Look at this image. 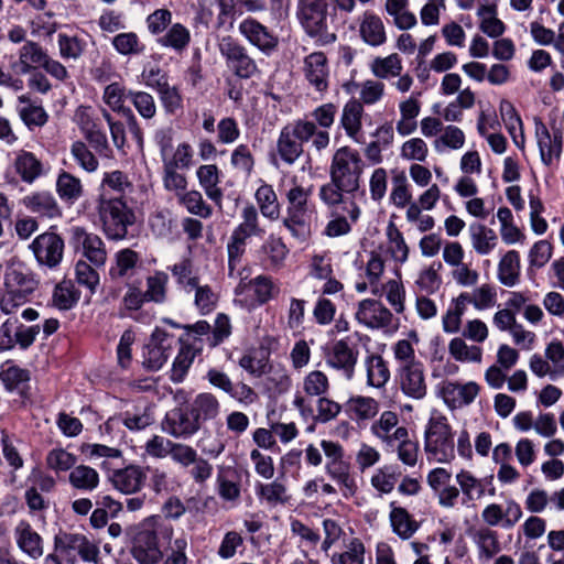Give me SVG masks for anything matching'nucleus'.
I'll use <instances>...</instances> for the list:
<instances>
[{
  "instance_id": "nucleus-58",
  "label": "nucleus",
  "mask_w": 564,
  "mask_h": 564,
  "mask_svg": "<svg viewBox=\"0 0 564 564\" xmlns=\"http://www.w3.org/2000/svg\"><path fill=\"white\" fill-rule=\"evenodd\" d=\"M169 276L163 271H156L147 278V290L144 293L148 302L162 304L166 300V286Z\"/></svg>"
},
{
  "instance_id": "nucleus-49",
  "label": "nucleus",
  "mask_w": 564,
  "mask_h": 564,
  "mask_svg": "<svg viewBox=\"0 0 564 564\" xmlns=\"http://www.w3.org/2000/svg\"><path fill=\"white\" fill-rule=\"evenodd\" d=\"M249 285L259 305L269 303L280 294L279 284L270 275L259 274L250 280Z\"/></svg>"
},
{
  "instance_id": "nucleus-45",
  "label": "nucleus",
  "mask_w": 564,
  "mask_h": 564,
  "mask_svg": "<svg viewBox=\"0 0 564 564\" xmlns=\"http://www.w3.org/2000/svg\"><path fill=\"white\" fill-rule=\"evenodd\" d=\"M471 245L478 254H489L496 247L498 237L496 232L482 224L474 223L469 226Z\"/></svg>"
},
{
  "instance_id": "nucleus-32",
  "label": "nucleus",
  "mask_w": 564,
  "mask_h": 564,
  "mask_svg": "<svg viewBox=\"0 0 564 564\" xmlns=\"http://www.w3.org/2000/svg\"><path fill=\"white\" fill-rule=\"evenodd\" d=\"M348 417L358 424L368 422L379 413V402L371 397H351L344 405Z\"/></svg>"
},
{
  "instance_id": "nucleus-28",
  "label": "nucleus",
  "mask_w": 564,
  "mask_h": 564,
  "mask_svg": "<svg viewBox=\"0 0 564 564\" xmlns=\"http://www.w3.org/2000/svg\"><path fill=\"white\" fill-rule=\"evenodd\" d=\"M0 380L6 390L15 391L21 397L26 398L30 390V371L14 365L11 360L1 366Z\"/></svg>"
},
{
  "instance_id": "nucleus-16",
  "label": "nucleus",
  "mask_w": 564,
  "mask_h": 564,
  "mask_svg": "<svg viewBox=\"0 0 564 564\" xmlns=\"http://www.w3.org/2000/svg\"><path fill=\"white\" fill-rule=\"evenodd\" d=\"M200 429L189 406L169 411L162 422V430L175 438H189Z\"/></svg>"
},
{
  "instance_id": "nucleus-46",
  "label": "nucleus",
  "mask_w": 564,
  "mask_h": 564,
  "mask_svg": "<svg viewBox=\"0 0 564 564\" xmlns=\"http://www.w3.org/2000/svg\"><path fill=\"white\" fill-rule=\"evenodd\" d=\"M196 175L207 197L216 203H219L223 198V192L218 187L219 169L217 165H200L196 171Z\"/></svg>"
},
{
  "instance_id": "nucleus-25",
  "label": "nucleus",
  "mask_w": 564,
  "mask_h": 564,
  "mask_svg": "<svg viewBox=\"0 0 564 564\" xmlns=\"http://www.w3.org/2000/svg\"><path fill=\"white\" fill-rule=\"evenodd\" d=\"M21 204L32 214L42 218L54 219L62 216V210L52 193L32 192L21 199Z\"/></svg>"
},
{
  "instance_id": "nucleus-50",
  "label": "nucleus",
  "mask_w": 564,
  "mask_h": 564,
  "mask_svg": "<svg viewBox=\"0 0 564 564\" xmlns=\"http://www.w3.org/2000/svg\"><path fill=\"white\" fill-rule=\"evenodd\" d=\"M402 471L398 465H384L376 470L371 477L372 487L381 494H390L401 477Z\"/></svg>"
},
{
  "instance_id": "nucleus-35",
  "label": "nucleus",
  "mask_w": 564,
  "mask_h": 564,
  "mask_svg": "<svg viewBox=\"0 0 564 564\" xmlns=\"http://www.w3.org/2000/svg\"><path fill=\"white\" fill-rule=\"evenodd\" d=\"M254 199L261 215L270 221L278 220L281 215V205L271 184L261 182L254 193Z\"/></svg>"
},
{
  "instance_id": "nucleus-7",
  "label": "nucleus",
  "mask_w": 564,
  "mask_h": 564,
  "mask_svg": "<svg viewBox=\"0 0 564 564\" xmlns=\"http://www.w3.org/2000/svg\"><path fill=\"white\" fill-rule=\"evenodd\" d=\"M424 449L437 463H451L455 458L454 435L446 416L430 417L424 432Z\"/></svg>"
},
{
  "instance_id": "nucleus-34",
  "label": "nucleus",
  "mask_w": 564,
  "mask_h": 564,
  "mask_svg": "<svg viewBox=\"0 0 564 564\" xmlns=\"http://www.w3.org/2000/svg\"><path fill=\"white\" fill-rule=\"evenodd\" d=\"M393 447L397 449L398 458L404 465L414 467L417 463L419 443L410 440L409 431L405 426H400L392 433Z\"/></svg>"
},
{
  "instance_id": "nucleus-61",
  "label": "nucleus",
  "mask_w": 564,
  "mask_h": 564,
  "mask_svg": "<svg viewBox=\"0 0 564 564\" xmlns=\"http://www.w3.org/2000/svg\"><path fill=\"white\" fill-rule=\"evenodd\" d=\"M387 237L389 241V252L394 261L403 264L409 258V247L405 243L402 232L393 223L387 228Z\"/></svg>"
},
{
  "instance_id": "nucleus-23",
  "label": "nucleus",
  "mask_w": 564,
  "mask_h": 564,
  "mask_svg": "<svg viewBox=\"0 0 564 564\" xmlns=\"http://www.w3.org/2000/svg\"><path fill=\"white\" fill-rule=\"evenodd\" d=\"M36 274L23 262H12L4 273V288L14 290L28 299L39 286Z\"/></svg>"
},
{
  "instance_id": "nucleus-62",
  "label": "nucleus",
  "mask_w": 564,
  "mask_h": 564,
  "mask_svg": "<svg viewBox=\"0 0 564 564\" xmlns=\"http://www.w3.org/2000/svg\"><path fill=\"white\" fill-rule=\"evenodd\" d=\"M332 564H365V545L358 539L350 540L346 550L330 556Z\"/></svg>"
},
{
  "instance_id": "nucleus-14",
  "label": "nucleus",
  "mask_w": 564,
  "mask_h": 564,
  "mask_svg": "<svg viewBox=\"0 0 564 564\" xmlns=\"http://www.w3.org/2000/svg\"><path fill=\"white\" fill-rule=\"evenodd\" d=\"M39 265L56 268L64 254V240L55 232L39 235L30 245Z\"/></svg>"
},
{
  "instance_id": "nucleus-1",
  "label": "nucleus",
  "mask_w": 564,
  "mask_h": 564,
  "mask_svg": "<svg viewBox=\"0 0 564 564\" xmlns=\"http://www.w3.org/2000/svg\"><path fill=\"white\" fill-rule=\"evenodd\" d=\"M80 452L88 459L104 458L100 467L107 473L112 486L122 494L138 492L144 481L145 473L142 467L129 465L122 467V452L102 444H83Z\"/></svg>"
},
{
  "instance_id": "nucleus-3",
  "label": "nucleus",
  "mask_w": 564,
  "mask_h": 564,
  "mask_svg": "<svg viewBox=\"0 0 564 564\" xmlns=\"http://www.w3.org/2000/svg\"><path fill=\"white\" fill-rule=\"evenodd\" d=\"M173 527L161 517H150L137 528L132 538L131 555L138 564H159L163 561L162 546L171 542Z\"/></svg>"
},
{
  "instance_id": "nucleus-2",
  "label": "nucleus",
  "mask_w": 564,
  "mask_h": 564,
  "mask_svg": "<svg viewBox=\"0 0 564 564\" xmlns=\"http://www.w3.org/2000/svg\"><path fill=\"white\" fill-rule=\"evenodd\" d=\"M312 142V147L321 152L330 142L328 131L318 130L312 121L299 119L285 124L276 140V155L285 165H293L303 154L304 144Z\"/></svg>"
},
{
  "instance_id": "nucleus-51",
  "label": "nucleus",
  "mask_w": 564,
  "mask_h": 564,
  "mask_svg": "<svg viewBox=\"0 0 564 564\" xmlns=\"http://www.w3.org/2000/svg\"><path fill=\"white\" fill-rule=\"evenodd\" d=\"M128 100L133 105L139 116L145 121H151L158 113V107L154 97L143 90L129 89Z\"/></svg>"
},
{
  "instance_id": "nucleus-26",
  "label": "nucleus",
  "mask_w": 564,
  "mask_h": 564,
  "mask_svg": "<svg viewBox=\"0 0 564 564\" xmlns=\"http://www.w3.org/2000/svg\"><path fill=\"white\" fill-rule=\"evenodd\" d=\"M202 349L203 339L200 337H194L192 343L181 344L178 354L172 365L170 375L171 381L174 383H181L185 379L195 357L202 351Z\"/></svg>"
},
{
  "instance_id": "nucleus-39",
  "label": "nucleus",
  "mask_w": 564,
  "mask_h": 564,
  "mask_svg": "<svg viewBox=\"0 0 564 564\" xmlns=\"http://www.w3.org/2000/svg\"><path fill=\"white\" fill-rule=\"evenodd\" d=\"M156 43L162 47L170 48L181 54L187 50L191 43V32L182 23H174L170 25L166 32L156 39Z\"/></svg>"
},
{
  "instance_id": "nucleus-12",
  "label": "nucleus",
  "mask_w": 564,
  "mask_h": 564,
  "mask_svg": "<svg viewBox=\"0 0 564 564\" xmlns=\"http://www.w3.org/2000/svg\"><path fill=\"white\" fill-rule=\"evenodd\" d=\"M318 197L333 212L340 208L352 223L359 219L361 210L354 199L355 195L335 181L329 180L328 183L323 184L319 187Z\"/></svg>"
},
{
  "instance_id": "nucleus-4",
  "label": "nucleus",
  "mask_w": 564,
  "mask_h": 564,
  "mask_svg": "<svg viewBox=\"0 0 564 564\" xmlns=\"http://www.w3.org/2000/svg\"><path fill=\"white\" fill-rule=\"evenodd\" d=\"M265 229L261 227L259 213L252 204L246 205L240 212V223L234 228L227 242L228 275L232 278L235 271L246 253L250 238H263Z\"/></svg>"
},
{
  "instance_id": "nucleus-11",
  "label": "nucleus",
  "mask_w": 564,
  "mask_h": 564,
  "mask_svg": "<svg viewBox=\"0 0 564 564\" xmlns=\"http://www.w3.org/2000/svg\"><path fill=\"white\" fill-rule=\"evenodd\" d=\"M128 93L129 89L121 84L111 83L105 87L102 99L112 111L126 118L130 134L135 140L138 147L142 149L144 140L141 126L132 109L123 104L128 99Z\"/></svg>"
},
{
  "instance_id": "nucleus-18",
  "label": "nucleus",
  "mask_w": 564,
  "mask_h": 564,
  "mask_svg": "<svg viewBox=\"0 0 564 564\" xmlns=\"http://www.w3.org/2000/svg\"><path fill=\"white\" fill-rule=\"evenodd\" d=\"M535 137L542 163L550 166L560 161L563 151L562 129L553 128L550 132L541 120H535Z\"/></svg>"
},
{
  "instance_id": "nucleus-53",
  "label": "nucleus",
  "mask_w": 564,
  "mask_h": 564,
  "mask_svg": "<svg viewBox=\"0 0 564 564\" xmlns=\"http://www.w3.org/2000/svg\"><path fill=\"white\" fill-rule=\"evenodd\" d=\"M243 0H215L218 10L214 29L218 31H229L238 15V4Z\"/></svg>"
},
{
  "instance_id": "nucleus-48",
  "label": "nucleus",
  "mask_w": 564,
  "mask_h": 564,
  "mask_svg": "<svg viewBox=\"0 0 564 564\" xmlns=\"http://www.w3.org/2000/svg\"><path fill=\"white\" fill-rule=\"evenodd\" d=\"M14 166L22 181L29 184L43 174L42 162L31 152L22 151L17 156Z\"/></svg>"
},
{
  "instance_id": "nucleus-17",
  "label": "nucleus",
  "mask_w": 564,
  "mask_h": 564,
  "mask_svg": "<svg viewBox=\"0 0 564 564\" xmlns=\"http://www.w3.org/2000/svg\"><path fill=\"white\" fill-rule=\"evenodd\" d=\"M303 74L310 86L319 94L329 88L330 68L326 54L321 51L313 52L303 59Z\"/></svg>"
},
{
  "instance_id": "nucleus-9",
  "label": "nucleus",
  "mask_w": 564,
  "mask_h": 564,
  "mask_svg": "<svg viewBox=\"0 0 564 564\" xmlns=\"http://www.w3.org/2000/svg\"><path fill=\"white\" fill-rule=\"evenodd\" d=\"M327 0H297L296 17L305 33L321 44L333 43L336 35L327 31Z\"/></svg>"
},
{
  "instance_id": "nucleus-19",
  "label": "nucleus",
  "mask_w": 564,
  "mask_h": 564,
  "mask_svg": "<svg viewBox=\"0 0 564 564\" xmlns=\"http://www.w3.org/2000/svg\"><path fill=\"white\" fill-rule=\"evenodd\" d=\"M238 30L252 46L267 56H270L278 47L279 40L273 32L253 18L242 20Z\"/></svg>"
},
{
  "instance_id": "nucleus-8",
  "label": "nucleus",
  "mask_w": 564,
  "mask_h": 564,
  "mask_svg": "<svg viewBox=\"0 0 564 564\" xmlns=\"http://www.w3.org/2000/svg\"><path fill=\"white\" fill-rule=\"evenodd\" d=\"M365 166V162L356 150L341 147L332 158L329 178L356 195L360 189Z\"/></svg>"
},
{
  "instance_id": "nucleus-52",
  "label": "nucleus",
  "mask_w": 564,
  "mask_h": 564,
  "mask_svg": "<svg viewBox=\"0 0 564 564\" xmlns=\"http://www.w3.org/2000/svg\"><path fill=\"white\" fill-rule=\"evenodd\" d=\"M149 226L152 234L158 238H171L176 228L173 214L166 208L152 213L149 216Z\"/></svg>"
},
{
  "instance_id": "nucleus-56",
  "label": "nucleus",
  "mask_w": 564,
  "mask_h": 564,
  "mask_svg": "<svg viewBox=\"0 0 564 564\" xmlns=\"http://www.w3.org/2000/svg\"><path fill=\"white\" fill-rule=\"evenodd\" d=\"M111 44L116 52L123 56L141 55L145 51V45L134 32H123L115 35Z\"/></svg>"
},
{
  "instance_id": "nucleus-38",
  "label": "nucleus",
  "mask_w": 564,
  "mask_h": 564,
  "mask_svg": "<svg viewBox=\"0 0 564 564\" xmlns=\"http://www.w3.org/2000/svg\"><path fill=\"white\" fill-rule=\"evenodd\" d=\"M188 406L199 425L203 422L216 419L220 413V403L210 392L198 393Z\"/></svg>"
},
{
  "instance_id": "nucleus-31",
  "label": "nucleus",
  "mask_w": 564,
  "mask_h": 564,
  "mask_svg": "<svg viewBox=\"0 0 564 564\" xmlns=\"http://www.w3.org/2000/svg\"><path fill=\"white\" fill-rule=\"evenodd\" d=\"M46 57L47 55L39 44L26 42L20 48L19 59L12 64V69L18 75H25L42 67Z\"/></svg>"
},
{
  "instance_id": "nucleus-15",
  "label": "nucleus",
  "mask_w": 564,
  "mask_h": 564,
  "mask_svg": "<svg viewBox=\"0 0 564 564\" xmlns=\"http://www.w3.org/2000/svg\"><path fill=\"white\" fill-rule=\"evenodd\" d=\"M74 119L96 153L108 158L111 150L106 133L99 129L96 122L94 109L89 106H80L77 108Z\"/></svg>"
},
{
  "instance_id": "nucleus-33",
  "label": "nucleus",
  "mask_w": 564,
  "mask_h": 564,
  "mask_svg": "<svg viewBox=\"0 0 564 564\" xmlns=\"http://www.w3.org/2000/svg\"><path fill=\"white\" fill-rule=\"evenodd\" d=\"M362 104L356 99L348 100L341 111L340 126L346 134L356 142H361Z\"/></svg>"
},
{
  "instance_id": "nucleus-42",
  "label": "nucleus",
  "mask_w": 564,
  "mask_h": 564,
  "mask_svg": "<svg viewBox=\"0 0 564 564\" xmlns=\"http://www.w3.org/2000/svg\"><path fill=\"white\" fill-rule=\"evenodd\" d=\"M140 261L138 252L130 248L119 250L115 254V264L109 269V275L112 280L131 278Z\"/></svg>"
},
{
  "instance_id": "nucleus-36",
  "label": "nucleus",
  "mask_w": 564,
  "mask_h": 564,
  "mask_svg": "<svg viewBox=\"0 0 564 564\" xmlns=\"http://www.w3.org/2000/svg\"><path fill=\"white\" fill-rule=\"evenodd\" d=\"M446 403L463 405L471 403L479 392V387L475 382L460 384L457 382H445L441 389Z\"/></svg>"
},
{
  "instance_id": "nucleus-43",
  "label": "nucleus",
  "mask_w": 564,
  "mask_h": 564,
  "mask_svg": "<svg viewBox=\"0 0 564 564\" xmlns=\"http://www.w3.org/2000/svg\"><path fill=\"white\" fill-rule=\"evenodd\" d=\"M101 186L102 194L100 198L122 197L124 199L126 195L133 189V185L127 174L118 170L105 173Z\"/></svg>"
},
{
  "instance_id": "nucleus-21",
  "label": "nucleus",
  "mask_w": 564,
  "mask_h": 564,
  "mask_svg": "<svg viewBox=\"0 0 564 564\" xmlns=\"http://www.w3.org/2000/svg\"><path fill=\"white\" fill-rule=\"evenodd\" d=\"M355 317L359 324L370 329L387 328L392 323V313L373 299L360 301Z\"/></svg>"
},
{
  "instance_id": "nucleus-57",
  "label": "nucleus",
  "mask_w": 564,
  "mask_h": 564,
  "mask_svg": "<svg viewBox=\"0 0 564 564\" xmlns=\"http://www.w3.org/2000/svg\"><path fill=\"white\" fill-rule=\"evenodd\" d=\"M262 252L267 256L270 265L274 269H279L283 265V262L289 253L286 245L281 238L270 235L261 246Z\"/></svg>"
},
{
  "instance_id": "nucleus-5",
  "label": "nucleus",
  "mask_w": 564,
  "mask_h": 564,
  "mask_svg": "<svg viewBox=\"0 0 564 564\" xmlns=\"http://www.w3.org/2000/svg\"><path fill=\"white\" fill-rule=\"evenodd\" d=\"M321 446L326 457L325 474L338 486L345 499L352 498L358 485L351 464L345 459L344 447L330 440H322Z\"/></svg>"
},
{
  "instance_id": "nucleus-63",
  "label": "nucleus",
  "mask_w": 564,
  "mask_h": 564,
  "mask_svg": "<svg viewBox=\"0 0 564 564\" xmlns=\"http://www.w3.org/2000/svg\"><path fill=\"white\" fill-rule=\"evenodd\" d=\"M180 202L189 214L196 215L202 218L210 217L213 209L205 203L202 194L198 191L185 192L180 196Z\"/></svg>"
},
{
  "instance_id": "nucleus-22",
  "label": "nucleus",
  "mask_w": 564,
  "mask_h": 564,
  "mask_svg": "<svg viewBox=\"0 0 564 564\" xmlns=\"http://www.w3.org/2000/svg\"><path fill=\"white\" fill-rule=\"evenodd\" d=\"M397 377L401 391L411 399L421 400L427 393V384L422 362L398 367Z\"/></svg>"
},
{
  "instance_id": "nucleus-40",
  "label": "nucleus",
  "mask_w": 564,
  "mask_h": 564,
  "mask_svg": "<svg viewBox=\"0 0 564 564\" xmlns=\"http://www.w3.org/2000/svg\"><path fill=\"white\" fill-rule=\"evenodd\" d=\"M282 224L294 238L305 241L311 232L310 209H286Z\"/></svg>"
},
{
  "instance_id": "nucleus-29",
  "label": "nucleus",
  "mask_w": 564,
  "mask_h": 564,
  "mask_svg": "<svg viewBox=\"0 0 564 564\" xmlns=\"http://www.w3.org/2000/svg\"><path fill=\"white\" fill-rule=\"evenodd\" d=\"M359 34L362 41L373 47L387 42V33L382 19L371 11H365L360 24Z\"/></svg>"
},
{
  "instance_id": "nucleus-37",
  "label": "nucleus",
  "mask_w": 564,
  "mask_h": 564,
  "mask_svg": "<svg viewBox=\"0 0 564 564\" xmlns=\"http://www.w3.org/2000/svg\"><path fill=\"white\" fill-rule=\"evenodd\" d=\"M390 524L393 533L402 540H409L417 531L419 524L411 517L405 508L395 506V502H390Z\"/></svg>"
},
{
  "instance_id": "nucleus-20",
  "label": "nucleus",
  "mask_w": 564,
  "mask_h": 564,
  "mask_svg": "<svg viewBox=\"0 0 564 564\" xmlns=\"http://www.w3.org/2000/svg\"><path fill=\"white\" fill-rule=\"evenodd\" d=\"M73 243L76 253H80L83 258L95 265H105L107 252L98 235L87 232L82 227H75L73 228Z\"/></svg>"
},
{
  "instance_id": "nucleus-13",
  "label": "nucleus",
  "mask_w": 564,
  "mask_h": 564,
  "mask_svg": "<svg viewBox=\"0 0 564 564\" xmlns=\"http://www.w3.org/2000/svg\"><path fill=\"white\" fill-rule=\"evenodd\" d=\"M359 351L347 338L335 341L326 354V364L346 380L355 376Z\"/></svg>"
},
{
  "instance_id": "nucleus-54",
  "label": "nucleus",
  "mask_w": 564,
  "mask_h": 564,
  "mask_svg": "<svg viewBox=\"0 0 564 564\" xmlns=\"http://www.w3.org/2000/svg\"><path fill=\"white\" fill-rule=\"evenodd\" d=\"M175 279L176 285L186 293H191L199 283V278L193 274V265L189 259L169 267Z\"/></svg>"
},
{
  "instance_id": "nucleus-44",
  "label": "nucleus",
  "mask_w": 564,
  "mask_h": 564,
  "mask_svg": "<svg viewBox=\"0 0 564 564\" xmlns=\"http://www.w3.org/2000/svg\"><path fill=\"white\" fill-rule=\"evenodd\" d=\"M520 254L517 250H509L499 261L498 280L505 286H514L520 279Z\"/></svg>"
},
{
  "instance_id": "nucleus-6",
  "label": "nucleus",
  "mask_w": 564,
  "mask_h": 564,
  "mask_svg": "<svg viewBox=\"0 0 564 564\" xmlns=\"http://www.w3.org/2000/svg\"><path fill=\"white\" fill-rule=\"evenodd\" d=\"M99 216L102 229L109 240H123L129 228L135 224L134 210L122 197H102L99 202Z\"/></svg>"
},
{
  "instance_id": "nucleus-30",
  "label": "nucleus",
  "mask_w": 564,
  "mask_h": 564,
  "mask_svg": "<svg viewBox=\"0 0 564 564\" xmlns=\"http://www.w3.org/2000/svg\"><path fill=\"white\" fill-rule=\"evenodd\" d=\"M367 386L381 389L390 380L391 373L388 361L377 352H369L364 359Z\"/></svg>"
},
{
  "instance_id": "nucleus-60",
  "label": "nucleus",
  "mask_w": 564,
  "mask_h": 564,
  "mask_svg": "<svg viewBox=\"0 0 564 564\" xmlns=\"http://www.w3.org/2000/svg\"><path fill=\"white\" fill-rule=\"evenodd\" d=\"M371 70L376 77L382 79L400 76L402 70L401 58L395 53L387 57H377L371 64Z\"/></svg>"
},
{
  "instance_id": "nucleus-59",
  "label": "nucleus",
  "mask_w": 564,
  "mask_h": 564,
  "mask_svg": "<svg viewBox=\"0 0 564 564\" xmlns=\"http://www.w3.org/2000/svg\"><path fill=\"white\" fill-rule=\"evenodd\" d=\"M448 351L457 361L480 362L482 349L478 346H467L464 339L455 337L449 341Z\"/></svg>"
},
{
  "instance_id": "nucleus-24",
  "label": "nucleus",
  "mask_w": 564,
  "mask_h": 564,
  "mask_svg": "<svg viewBox=\"0 0 564 564\" xmlns=\"http://www.w3.org/2000/svg\"><path fill=\"white\" fill-rule=\"evenodd\" d=\"M467 533L477 547V556L480 563H488L500 552L499 535L491 528H473Z\"/></svg>"
},
{
  "instance_id": "nucleus-64",
  "label": "nucleus",
  "mask_w": 564,
  "mask_h": 564,
  "mask_svg": "<svg viewBox=\"0 0 564 564\" xmlns=\"http://www.w3.org/2000/svg\"><path fill=\"white\" fill-rule=\"evenodd\" d=\"M161 105L167 115H174L183 108V97L176 86L166 83L156 90Z\"/></svg>"
},
{
  "instance_id": "nucleus-27",
  "label": "nucleus",
  "mask_w": 564,
  "mask_h": 564,
  "mask_svg": "<svg viewBox=\"0 0 564 564\" xmlns=\"http://www.w3.org/2000/svg\"><path fill=\"white\" fill-rule=\"evenodd\" d=\"M18 547L33 560L40 558L44 553L43 539L32 528L29 521L21 520L13 530Z\"/></svg>"
},
{
  "instance_id": "nucleus-55",
  "label": "nucleus",
  "mask_w": 564,
  "mask_h": 564,
  "mask_svg": "<svg viewBox=\"0 0 564 564\" xmlns=\"http://www.w3.org/2000/svg\"><path fill=\"white\" fill-rule=\"evenodd\" d=\"M399 417L395 412L384 411L378 421L371 425V433L380 438L388 447H393L392 433L398 427Z\"/></svg>"
},
{
  "instance_id": "nucleus-47",
  "label": "nucleus",
  "mask_w": 564,
  "mask_h": 564,
  "mask_svg": "<svg viewBox=\"0 0 564 564\" xmlns=\"http://www.w3.org/2000/svg\"><path fill=\"white\" fill-rule=\"evenodd\" d=\"M102 267L80 259L76 262L75 280L80 288L87 291L88 296L93 295L99 286L100 276L98 270Z\"/></svg>"
},
{
  "instance_id": "nucleus-10",
  "label": "nucleus",
  "mask_w": 564,
  "mask_h": 564,
  "mask_svg": "<svg viewBox=\"0 0 564 564\" xmlns=\"http://www.w3.org/2000/svg\"><path fill=\"white\" fill-rule=\"evenodd\" d=\"M220 55L225 58L227 68L240 79H249L259 73L258 65L246 46L231 36H225L219 42Z\"/></svg>"
},
{
  "instance_id": "nucleus-41",
  "label": "nucleus",
  "mask_w": 564,
  "mask_h": 564,
  "mask_svg": "<svg viewBox=\"0 0 564 564\" xmlns=\"http://www.w3.org/2000/svg\"><path fill=\"white\" fill-rule=\"evenodd\" d=\"M455 478L463 494V506L470 507L475 500L480 499L485 495L482 480L476 478L470 471L463 469Z\"/></svg>"
}]
</instances>
